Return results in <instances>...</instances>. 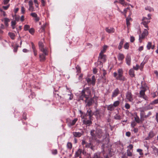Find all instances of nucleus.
Listing matches in <instances>:
<instances>
[{
	"label": "nucleus",
	"instance_id": "1",
	"mask_svg": "<svg viewBox=\"0 0 158 158\" xmlns=\"http://www.w3.org/2000/svg\"><path fill=\"white\" fill-rule=\"evenodd\" d=\"M39 45L40 50L43 52L42 54H40L39 55L40 60L41 61H44L45 59V56L48 55L47 52V49L46 48L44 47L42 42H39Z\"/></svg>",
	"mask_w": 158,
	"mask_h": 158
},
{
	"label": "nucleus",
	"instance_id": "2",
	"mask_svg": "<svg viewBox=\"0 0 158 158\" xmlns=\"http://www.w3.org/2000/svg\"><path fill=\"white\" fill-rule=\"evenodd\" d=\"M117 73L114 72L113 73V76L117 80H119L122 81H124L126 79L123 76V71L122 69H119L118 70Z\"/></svg>",
	"mask_w": 158,
	"mask_h": 158
},
{
	"label": "nucleus",
	"instance_id": "3",
	"mask_svg": "<svg viewBox=\"0 0 158 158\" xmlns=\"http://www.w3.org/2000/svg\"><path fill=\"white\" fill-rule=\"evenodd\" d=\"M90 94L91 92L89 88L84 89L81 92L79 98L80 100H83V98H86L85 102H86L88 98V95Z\"/></svg>",
	"mask_w": 158,
	"mask_h": 158
},
{
	"label": "nucleus",
	"instance_id": "4",
	"mask_svg": "<svg viewBox=\"0 0 158 158\" xmlns=\"http://www.w3.org/2000/svg\"><path fill=\"white\" fill-rule=\"evenodd\" d=\"M106 60V56L103 54H99L98 57V63L102 64L105 62Z\"/></svg>",
	"mask_w": 158,
	"mask_h": 158
},
{
	"label": "nucleus",
	"instance_id": "5",
	"mask_svg": "<svg viewBox=\"0 0 158 158\" xmlns=\"http://www.w3.org/2000/svg\"><path fill=\"white\" fill-rule=\"evenodd\" d=\"M126 97V99L129 102H132L134 100L133 96L130 91H128L127 93Z\"/></svg>",
	"mask_w": 158,
	"mask_h": 158
},
{
	"label": "nucleus",
	"instance_id": "6",
	"mask_svg": "<svg viewBox=\"0 0 158 158\" xmlns=\"http://www.w3.org/2000/svg\"><path fill=\"white\" fill-rule=\"evenodd\" d=\"M148 30L145 29L143 31L141 35H139V40L140 42H141V40L144 38L148 35Z\"/></svg>",
	"mask_w": 158,
	"mask_h": 158
},
{
	"label": "nucleus",
	"instance_id": "7",
	"mask_svg": "<svg viewBox=\"0 0 158 158\" xmlns=\"http://www.w3.org/2000/svg\"><path fill=\"white\" fill-rule=\"evenodd\" d=\"M86 80L89 85L92 84L93 85H95L96 79L94 76H92V80H91V79L88 78H86Z\"/></svg>",
	"mask_w": 158,
	"mask_h": 158
},
{
	"label": "nucleus",
	"instance_id": "8",
	"mask_svg": "<svg viewBox=\"0 0 158 158\" xmlns=\"http://www.w3.org/2000/svg\"><path fill=\"white\" fill-rule=\"evenodd\" d=\"M149 20V19H148L146 17H143V21L141 23L146 28H147L148 30L149 29L147 24L150 22Z\"/></svg>",
	"mask_w": 158,
	"mask_h": 158
},
{
	"label": "nucleus",
	"instance_id": "9",
	"mask_svg": "<svg viewBox=\"0 0 158 158\" xmlns=\"http://www.w3.org/2000/svg\"><path fill=\"white\" fill-rule=\"evenodd\" d=\"M156 135V134L153 131H151L148 133V137L145 138V139L146 140L150 139L153 138Z\"/></svg>",
	"mask_w": 158,
	"mask_h": 158
},
{
	"label": "nucleus",
	"instance_id": "10",
	"mask_svg": "<svg viewBox=\"0 0 158 158\" xmlns=\"http://www.w3.org/2000/svg\"><path fill=\"white\" fill-rule=\"evenodd\" d=\"M145 89H144L143 90H141L139 92V97L140 98H142L146 100H148L147 97L145 96Z\"/></svg>",
	"mask_w": 158,
	"mask_h": 158
},
{
	"label": "nucleus",
	"instance_id": "11",
	"mask_svg": "<svg viewBox=\"0 0 158 158\" xmlns=\"http://www.w3.org/2000/svg\"><path fill=\"white\" fill-rule=\"evenodd\" d=\"M85 116H84L83 114H82L81 115V117L83 119V123L84 124H87V125H88V124L89 125L90 124H91V121L89 120H86L85 118Z\"/></svg>",
	"mask_w": 158,
	"mask_h": 158
},
{
	"label": "nucleus",
	"instance_id": "12",
	"mask_svg": "<svg viewBox=\"0 0 158 158\" xmlns=\"http://www.w3.org/2000/svg\"><path fill=\"white\" fill-rule=\"evenodd\" d=\"M125 60L126 64L127 65L129 66L131 64V57L128 54H127Z\"/></svg>",
	"mask_w": 158,
	"mask_h": 158
},
{
	"label": "nucleus",
	"instance_id": "13",
	"mask_svg": "<svg viewBox=\"0 0 158 158\" xmlns=\"http://www.w3.org/2000/svg\"><path fill=\"white\" fill-rule=\"evenodd\" d=\"M119 93V90L118 88L115 89L112 93V98L116 97Z\"/></svg>",
	"mask_w": 158,
	"mask_h": 158
},
{
	"label": "nucleus",
	"instance_id": "14",
	"mask_svg": "<svg viewBox=\"0 0 158 158\" xmlns=\"http://www.w3.org/2000/svg\"><path fill=\"white\" fill-rule=\"evenodd\" d=\"M140 117L141 118H147L151 114V112H149L148 114L147 115H144V112H143V111L142 110H140Z\"/></svg>",
	"mask_w": 158,
	"mask_h": 158
},
{
	"label": "nucleus",
	"instance_id": "15",
	"mask_svg": "<svg viewBox=\"0 0 158 158\" xmlns=\"http://www.w3.org/2000/svg\"><path fill=\"white\" fill-rule=\"evenodd\" d=\"M117 57L119 61H121L124 59V56L122 53H119L117 56Z\"/></svg>",
	"mask_w": 158,
	"mask_h": 158
},
{
	"label": "nucleus",
	"instance_id": "16",
	"mask_svg": "<svg viewBox=\"0 0 158 158\" xmlns=\"http://www.w3.org/2000/svg\"><path fill=\"white\" fill-rule=\"evenodd\" d=\"M105 30L107 32L110 33H113L114 31V29L113 28L106 27Z\"/></svg>",
	"mask_w": 158,
	"mask_h": 158
},
{
	"label": "nucleus",
	"instance_id": "17",
	"mask_svg": "<svg viewBox=\"0 0 158 158\" xmlns=\"http://www.w3.org/2000/svg\"><path fill=\"white\" fill-rule=\"evenodd\" d=\"M2 21H4L5 25L6 26H8V23L10 22V19L7 18H5L2 19Z\"/></svg>",
	"mask_w": 158,
	"mask_h": 158
},
{
	"label": "nucleus",
	"instance_id": "18",
	"mask_svg": "<svg viewBox=\"0 0 158 158\" xmlns=\"http://www.w3.org/2000/svg\"><path fill=\"white\" fill-rule=\"evenodd\" d=\"M73 135L75 137H79L81 136L82 134L79 132H73Z\"/></svg>",
	"mask_w": 158,
	"mask_h": 158
},
{
	"label": "nucleus",
	"instance_id": "19",
	"mask_svg": "<svg viewBox=\"0 0 158 158\" xmlns=\"http://www.w3.org/2000/svg\"><path fill=\"white\" fill-rule=\"evenodd\" d=\"M107 46L106 45H104L102 49L101 50L99 54H103V53L106 52V50L107 48Z\"/></svg>",
	"mask_w": 158,
	"mask_h": 158
},
{
	"label": "nucleus",
	"instance_id": "20",
	"mask_svg": "<svg viewBox=\"0 0 158 158\" xmlns=\"http://www.w3.org/2000/svg\"><path fill=\"white\" fill-rule=\"evenodd\" d=\"M107 110L110 111H112L114 109V107L113 104H110L107 106Z\"/></svg>",
	"mask_w": 158,
	"mask_h": 158
},
{
	"label": "nucleus",
	"instance_id": "21",
	"mask_svg": "<svg viewBox=\"0 0 158 158\" xmlns=\"http://www.w3.org/2000/svg\"><path fill=\"white\" fill-rule=\"evenodd\" d=\"M77 120V118H76L73 120L71 121L69 123V125L71 126L74 125Z\"/></svg>",
	"mask_w": 158,
	"mask_h": 158
},
{
	"label": "nucleus",
	"instance_id": "22",
	"mask_svg": "<svg viewBox=\"0 0 158 158\" xmlns=\"http://www.w3.org/2000/svg\"><path fill=\"white\" fill-rule=\"evenodd\" d=\"M82 152V150L81 149H79L76 152L75 154V156L76 157H78L81 154Z\"/></svg>",
	"mask_w": 158,
	"mask_h": 158
},
{
	"label": "nucleus",
	"instance_id": "23",
	"mask_svg": "<svg viewBox=\"0 0 158 158\" xmlns=\"http://www.w3.org/2000/svg\"><path fill=\"white\" fill-rule=\"evenodd\" d=\"M129 74L130 76L133 77L135 76L134 71L133 69H131L129 70Z\"/></svg>",
	"mask_w": 158,
	"mask_h": 158
},
{
	"label": "nucleus",
	"instance_id": "24",
	"mask_svg": "<svg viewBox=\"0 0 158 158\" xmlns=\"http://www.w3.org/2000/svg\"><path fill=\"white\" fill-rule=\"evenodd\" d=\"M124 40L123 39H122L120 42L119 44V45L118 46V48L119 50H120L121 49L124 43Z\"/></svg>",
	"mask_w": 158,
	"mask_h": 158
},
{
	"label": "nucleus",
	"instance_id": "25",
	"mask_svg": "<svg viewBox=\"0 0 158 158\" xmlns=\"http://www.w3.org/2000/svg\"><path fill=\"white\" fill-rule=\"evenodd\" d=\"M32 48L33 49V50L34 52V55L35 56H36L37 55V51L35 49V48L34 46L33 43H32Z\"/></svg>",
	"mask_w": 158,
	"mask_h": 158
},
{
	"label": "nucleus",
	"instance_id": "26",
	"mask_svg": "<svg viewBox=\"0 0 158 158\" xmlns=\"http://www.w3.org/2000/svg\"><path fill=\"white\" fill-rule=\"evenodd\" d=\"M13 17L15 19V20L16 21H19L20 19V16L19 15H16L13 16Z\"/></svg>",
	"mask_w": 158,
	"mask_h": 158
},
{
	"label": "nucleus",
	"instance_id": "27",
	"mask_svg": "<svg viewBox=\"0 0 158 158\" xmlns=\"http://www.w3.org/2000/svg\"><path fill=\"white\" fill-rule=\"evenodd\" d=\"M129 8H130L129 7H127L126 8L124 9L123 11L121 12V13L124 15L125 17H126V14L127 12V10L128 9H129Z\"/></svg>",
	"mask_w": 158,
	"mask_h": 158
},
{
	"label": "nucleus",
	"instance_id": "28",
	"mask_svg": "<svg viewBox=\"0 0 158 158\" xmlns=\"http://www.w3.org/2000/svg\"><path fill=\"white\" fill-rule=\"evenodd\" d=\"M67 147L68 149H71L72 147V143L70 142H68L67 143Z\"/></svg>",
	"mask_w": 158,
	"mask_h": 158
},
{
	"label": "nucleus",
	"instance_id": "29",
	"mask_svg": "<svg viewBox=\"0 0 158 158\" xmlns=\"http://www.w3.org/2000/svg\"><path fill=\"white\" fill-rule=\"evenodd\" d=\"M8 34L12 39H14L15 36V35L14 34L11 32H9Z\"/></svg>",
	"mask_w": 158,
	"mask_h": 158
},
{
	"label": "nucleus",
	"instance_id": "30",
	"mask_svg": "<svg viewBox=\"0 0 158 158\" xmlns=\"http://www.w3.org/2000/svg\"><path fill=\"white\" fill-rule=\"evenodd\" d=\"M16 21H12L11 22V26L13 29L15 28V25L16 24Z\"/></svg>",
	"mask_w": 158,
	"mask_h": 158
},
{
	"label": "nucleus",
	"instance_id": "31",
	"mask_svg": "<svg viewBox=\"0 0 158 158\" xmlns=\"http://www.w3.org/2000/svg\"><path fill=\"white\" fill-rule=\"evenodd\" d=\"M119 104L120 102L118 101H116L114 102L113 105L115 107L118 106L119 105Z\"/></svg>",
	"mask_w": 158,
	"mask_h": 158
},
{
	"label": "nucleus",
	"instance_id": "32",
	"mask_svg": "<svg viewBox=\"0 0 158 158\" xmlns=\"http://www.w3.org/2000/svg\"><path fill=\"white\" fill-rule=\"evenodd\" d=\"M152 43L151 42H148L147 45V48L148 50H150L151 48Z\"/></svg>",
	"mask_w": 158,
	"mask_h": 158
},
{
	"label": "nucleus",
	"instance_id": "33",
	"mask_svg": "<svg viewBox=\"0 0 158 158\" xmlns=\"http://www.w3.org/2000/svg\"><path fill=\"white\" fill-rule=\"evenodd\" d=\"M93 102L94 101L92 99H91L89 100L87 102V105L88 106H91L93 103Z\"/></svg>",
	"mask_w": 158,
	"mask_h": 158
},
{
	"label": "nucleus",
	"instance_id": "34",
	"mask_svg": "<svg viewBox=\"0 0 158 158\" xmlns=\"http://www.w3.org/2000/svg\"><path fill=\"white\" fill-rule=\"evenodd\" d=\"M151 148L153 149V151L155 153H157L158 152V149L154 146H152Z\"/></svg>",
	"mask_w": 158,
	"mask_h": 158
},
{
	"label": "nucleus",
	"instance_id": "35",
	"mask_svg": "<svg viewBox=\"0 0 158 158\" xmlns=\"http://www.w3.org/2000/svg\"><path fill=\"white\" fill-rule=\"evenodd\" d=\"M87 112L88 113V115H89V117L90 118L93 114L91 110L90 109H89L87 110Z\"/></svg>",
	"mask_w": 158,
	"mask_h": 158
},
{
	"label": "nucleus",
	"instance_id": "36",
	"mask_svg": "<svg viewBox=\"0 0 158 158\" xmlns=\"http://www.w3.org/2000/svg\"><path fill=\"white\" fill-rule=\"evenodd\" d=\"M29 32L32 35H33L35 32V30L33 28H31L29 30Z\"/></svg>",
	"mask_w": 158,
	"mask_h": 158
},
{
	"label": "nucleus",
	"instance_id": "37",
	"mask_svg": "<svg viewBox=\"0 0 158 158\" xmlns=\"http://www.w3.org/2000/svg\"><path fill=\"white\" fill-rule=\"evenodd\" d=\"M127 154L128 156H132V152H131L129 149L127 151Z\"/></svg>",
	"mask_w": 158,
	"mask_h": 158
},
{
	"label": "nucleus",
	"instance_id": "38",
	"mask_svg": "<svg viewBox=\"0 0 158 158\" xmlns=\"http://www.w3.org/2000/svg\"><path fill=\"white\" fill-rule=\"evenodd\" d=\"M28 10L31 11H35L34 8L33 6H29Z\"/></svg>",
	"mask_w": 158,
	"mask_h": 158
},
{
	"label": "nucleus",
	"instance_id": "39",
	"mask_svg": "<svg viewBox=\"0 0 158 158\" xmlns=\"http://www.w3.org/2000/svg\"><path fill=\"white\" fill-rule=\"evenodd\" d=\"M30 28V26L28 25H25L24 26V29L25 31L28 30Z\"/></svg>",
	"mask_w": 158,
	"mask_h": 158
},
{
	"label": "nucleus",
	"instance_id": "40",
	"mask_svg": "<svg viewBox=\"0 0 158 158\" xmlns=\"http://www.w3.org/2000/svg\"><path fill=\"white\" fill-rule=\"evenodd\" d=\"M135 121L137 123H139L140 122L139 118L137 116L135 117Z\"/></svg>",
	"mask_w": 158,
	"mask_h": 158
},
{
	"label": "nucleus",
	"instance_id": "41",
	"mask_svg": "<svg viewBox=\"0 0 158 158\" xmlns=\"http://www.w3.org/2000/svg\"><path fill=\"white\" fill-rule=\"evenodd\" d=\"M120 3L123 6L126 5L127 3L124 2V0H119Z\"/></svg>",
	"mask_w": 158,
	"mask_h": 158
},
{
	"label": "nucleus",
	"instance_id": "42",
	"mask_svg": "<svg viewBox=\"0 0 158 158\" xmlns=\"http://www.w3.org/2000/svg\"><path fill=\"white\" fill-rule=\"evenodd\" d=\"M124 47L125 49H128L129 48V45L128 43H125L124 45Z\"/></svg>",
	"mask_w": 158,
	"mask_h": 158
},
{
	"label": "nucleus",
	"instance_id": "43",
	"mask_svg": "<svg viewBox=\"0 0 158 158\" xmlns=\"http://www.w3.org/2000/svg\"><path fill=\"white\" fill-rule=\"evenodd\" d=\"M125 107L126 108V109H130V106L129 104L128 103H126L125 105Z\"/></svg>",
	"mask_w": 158,
	"mask_h": 158
},
{
	"label": "nucleus",
	"instance_id": "44",
	"mask_svg": "<svg viewBox=\"0 0 158 158\" xmlns=\"http://www.w3.org/2000/svg\"><path fill=\"white\" fill-rule=\"evenodd\" d=\"M76 69L77 70V72L78 73H80L81 72V69L80 67L78 66L77 65L76 67Z\"/></svg>",
	"mask_w": 158,
	"mask_h": 158
},
{
	"label": "nucleus",
	"instance_id": "45",
	"mask_svg": "<svg viewBox=\"0 0 158 158\" xmlns=\"http://www.w3.org/2000/svg\"><path fill=\"white\" fill-rule=\"evenodd\" d=\"M114 118L116 119H120V116L119 115L117 114H116L114 116Z\"/></svg>",
	"mask_w": 158,
	"mask_h": 158
},
{
	"label": "nucleus",
	"instance_id": "46",
	"mask_svg": "<svg viewBox=\"0 0 158 158\" xmlns=\"http://www.w3.org/2000/svg\"><path fill=\"white\" fill-rule=\"evenodd\" d=\"M137 151L139 153V154L140 155H143V153L142 152V150L140 149H137Z\"/></svg>",
	"mask_w": 158,
	"mask_h": 158
},
{
	"label": "nucleus",
	"instance_id": "47",
	"mask_svg": "<svg viewBox=\"0 0 158 158\" xmlns=\"http://www.w3.org/2000/svg\"><path fill=\"white\" fill-rule=\"evenodd\" d=\"M31 15L33 17H36L37 16V14L35 13H32L31 14Z\"/></svg>",
	"mask_w": 158,
	"mask_h": 158
},
{
	"label": "nucleus",
	"instance_id": "48",
	"mask_svg": "<svg viewBox=\"0 0 158 158\" xmlns=\"http://www.w3.org/2000/svg\"><path fill=\"white\" fill-rule=\"evenodd\" d=\"M52 151V154L53 155H56L57 153V151L56 149L53 150Z\"/></svg>",
	"mask_w": 158,
	"mask_h": 158
},
{
	"label": "nucleus",
	"instance_id": "49",
	"mask_svg": "<svg viewBox=\"0 0 158 158\" xmlns=\"http://www.w3.org/2000/svg\"><path fill=\"white\" fill-rule=\"evenodd\" d=\"M25 9L23 6H22L21 8V12L22 14H24L25 12Z\"/></svg>",
	"mask_w": 158,
	"mask_h": 158
},
{
	"label": "nucleus",
	"instance_id": "50",
	"mask_svg": "<svg viewBox=\"0 0 158 158\" xmlns=\"http://www.w3.org/2000/svg\"><path fill=\"white\" fill-rule=\"evenodd\" d=\"M92 158H100L99 157L98 153H95L94 155L93 156Z\"/></svg>",
	"mask_w": 158,
	"mask_h": 158
},
{
	"label": "nucleus",
	"instance_id": "51",
	"mask_svg": "<svg viewBox=\"0 0 158 158\" xmlns=\"http://www.w3.org/2000/svg\"><path fill=\"white\" fill-rule=\"evenodd\" d=\"M28 5L29 6H33V3L32 0H30L29 1Z\"/></svg>",
	"mask_w": 158,
	"mask_h": 158
},
{
	"label": "nucleus",
	"instance_id": "52",
	"mask_svg": "<svg viewBox=\"0 0 158 158\" xmlns=\"http://www.w3.org/2000/svg\"><path fill=\"white\" fill-rule=\"evenodd\" d=\"M68 95L69 96V99L70 100H71L72 99H73V95L71 93L70 94H69Z\"/></svg>",
	"mask_w": 158,
	"mask_h": 158
},
{
	"label": "nucleus",
	"instance_id": "53",
	"mask_svg": "<svg viewBox=\"0 0 158 158\" xmlns=\"http://www.w3.org/2000/svg\"><path fill=\"white\" fill-rule=\"evenodd\" d=\"M133 68L134 69L137 70L139 68V65L138 64H136V66H134Z\"/></svg>",
	"mask_w": 158,
	"mask_h": 158
},
{
	"label": "nucleus",
	"instance_id": "54",
	"mask_svg": "<svg viewBox=\"0 0 158 158\" xmlns=\"http://www.w3.org/2000/svg\"><path fill=\"white\" fill-rule=\"evenodd\" d=\"M127 148H128L129 150L133 148V146L132 144H130L127 147Z\"/></svg>",
	"mask_w": 158,
	"mask_h": 158
},
{
	"label": "nucleus",
	"instance_id": "55",
	"mask_svg": "<svg viewBox=\"0 0 158 158\" xmlns=\"http://www.w3.org/2000/svg\"><path fill=\"white\" fill-rule=\"evenodd\" d=\"M90 145H91V144L90 143H86L85 146L86 148H89V147H90Z\"/></svg>",
	"mask_w": 158,
	"mask_h": 158
},
{
	"label": "nucleus",
	"instance_id": "56",
	"mask_svg": "<svg viewBox=\"0 0 158 158\" xmlns=\"http://www.w3.org/2000/svg\"><path fill=\"white\" fill-rule=\"evenodd\" d=\"M146 10H148L150 11L153 10V9L152 8L148 7L146 8Z\"/></svg>",
	"mask_w": 158,
	"mask_h": 158
},
{
	"label": "nucleus",
	"instance_id": "57",
	"mask_svg": "<svg viewBox=\"0 0 158 158\" xmlns=\"http://www.w3.org/2000/svg\"><path fill=\"white\" fill-rule=\"evenodd\" d=\"M135 40L134 37L133 36H131L130 38V41L131 42H133Z\"/></svg>",
	"mask_w": 158,
	"mask_h": 158
},
{
	"label": "nucleus",
	"instance_id": "58",
	"mask_svg": "<svg viewBox=\"0 0 158 158\" xmlns=\"http://www.w3.org/2000/svg\"><path fill=\"white\" fill-rule=\"evenodd\" d=\"M10 0H4V4H7L9 2Z\"/></svg>",
	"mask_w": 158,
	"mask_h": 158
},
{
	"label": "nucleus",
	"instance_id": "59",
	"mask_svg": "<svg viewBox=\"0 0 158 158\" xmlns=\"http://www.w3.org/2000/svg\"><path fill=\"white\" fill-rule=\"evenodd\" d=\"M86 143L84 140H82V144L83 146H85L86 144Z\"/></svg>",
	"mask_w": 158,
	"mask_h": 158
},
{
	"label": "nucleus",
	"instance_id": "60",
	"mask_svg": "<svg viewBox=\"0 0 158 158\" xmlns=\"http://www.w3.org/2000/svg\"><path fill=\"white\" fill-rule=\"evenodd\" d=\"M131 133L129 132H127L126 133V135L128 137H130L131 135Z\"/></svg>",
	"mask_w": 158,
	"mask_h": 158
},
{
	"label": "nucleus",
	"instance_id": "61",
	"mask_svg": "<svg viewBox=\"0 0 158 158\" xmlns=\"http://www.w3.org/2000/svg\"><path fill=\"white\" fill-rule=\"evenodd\" d=\"M9 6V5H8L6 6H3V8L4 10H6L8 8Z\"/></svg>",
	"mask_w": 158,
	"mask_h": 158
},
{
	"label": "nucleus",
	"instance_id": "62",
	"mask_svg": "<svg viewBox=\"0 0 158 158\" xmlns=\"http://www.w3.org/2000/svg\"><path fill=\"white\" fill-rule=\"evenodd\" d=\"M24 16L23 15H22L21 16V18H20L21 21V22H23L24 20Z\"/></svg>",
	"mask_w": 158,
	"mask_h": 158
},
{
	"label": "nucleus",
	"instance_id": "63",
	"mask_svg": "<svg viewBox=\"0 0 158 158\" xmlns=\"http://www.w3.org/2000/svg\"><path fill=\"white\" fill-rule=\"evenodd\" d=\"M143 46H141L139 48V51H141L143 50Z\"/></svg>",
	"mask_w": 158,
	"mask_h": 158
},
{
	"label": "nucleus",
	"instance_id": "64",
	"mask_svg": "<svg viewBox=\"0 0 158 158\" xmlns=\"http://www.w3.org/2000/svg\"><path fill=\"white\" fill-rule=\"evenodd\" d=\"M156 121L158 122V113H157L156 114Z\"/></svg>",
	"mask_w": 158,
	"mask_h": 158
}]
</instances>
